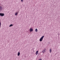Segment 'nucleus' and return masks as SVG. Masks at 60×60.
Returning <instances> with one entry per match:
<instances>
[{"mask_svg": "<svg viewBox=\"0 0 60 60\" xmlns=\"http://www.w3.org/2000/svg\"><path fill=\"white\" fill-rule=\"evenodd\" d=\"M13 26V25L11 24L9 26V27H11V26Z\"/></svg>", "mask_w": 60, "mask_h": 60, "instance_id": "9b49d317", "label": "nucleus"}, {"mask_svg": "<svg viewBox=\"0 0 60 60\" xmlns=\"http://www.w3.org/2000/svg\"><path fill=\"white\" fill-rule=\"evenodd\" d=\"M1 23L0 22V28L1 27Z\"/></svg>", "mask_w": 60, "mask_h": 60, "instance_id": "f8f14e48", "label": "nucleus"}, {"mask_svg": "<svg viewBox=\"0 0 60 60\" xmlns=\"http://www.w3.org/2000/svg\"><path fill=\"white\" fill-rule=\"evenodd\" d=\"M18 14V12H16V13H15V16H17Z\"/></svg>", "mask_w": 60, "mask_h": 60, "instance_id": "423d86ee", "label": "nucleus"}, {"mask_svg": "<svg viewBox=\"0 0 60 60\" xmlns=\"http://www.w3.org/2000/svg\"><path fill=\"white\" fill-rule=\"evenodd\" d=\"M23 0H21V2H23Z\"/></svg>", "mask_w": 60, "mask_h": 60, "instance_id": "ddd939ff", "label": "nucleus"}, {"mask_svg": "<svg viewBox=\"0 0 60 60\" xmlns=\"http://www.w3.org/2000/svg\"><path fill=\"white\" fill-rule=\"evenodd\" d=\"M4 13H0V16H2V17H3V16H4Z\"/></svg>", "mask_w": 60, "mask_h": 60, "instance_id": "f03ea898", "label": "nucleus"}, {"mask_svg": "<svg viewBox=\"0 0 60 60\" xmlns=\"http://www.w3.org/2000/svg\"><path fill=\"white\" fill-rule=\"evenodd\" d=\"M44 36H43L40 39V41H42V40H43V39L44 38Z\"/></svg>", "mask_w": 60, "mask_h": 60, "instance_id": "f257e3e1", "label": "nucleus"}, {"mask_svg": "<svg viewBox=\"0 0 60 60\" xmlns=\"http://www.w3.org/2000/svg\"><path fill=\"white\" fill-rule=\"evenodd\" d=\"M2 9H3V8L1 6L0 7V12H1V11H2Z\"/></svg>", "mask_w": 60, "mask_h": 60, "instance_id": "39448f33", "label": "nucleus"}, {"mask_svg": "<svg viewBox=\"0 0 60 60\" xmlns=\"http://www.w3.org/2000/svg\"><path fill=\"white\" fill-rule=\"evenodd\" d=\"M35 31L36 32H37V31H38V30L37 29H36L35 30Z\"/></svg>", "mask_w": 60, "mask_h": 60, "instance_id": "9d476101", "label": "nucleus"}, {"mask_svg": "<svg viewBox=\"0 0 60 60\" xmlns=\"http://www.w3.org/2000/svg\"><path fill=\"white\" fill-rule=\"evenodd\" d=\"M49 51H50V53H51V52H52V50L51 49H49Z\"/></svg>", "mask_w": 60, "mask_h": 60, "instance_id": "1a4fd4ad", "label": "nucleus"}, {"mask_svg": "<svg viewBox=\"0 0 60 60\" xmlns=\"http://www.w3.org/2000/svg\"><path fill=\"white\" fill-rule=\"evenodd\" d=\"M30 32H32V31H33V28H30Z\"/></svg>", "mask_w": 60, "mask_h": 60, "instance_id": "7ed1b4c3", "label": "nucleus"}, {"mask_svg": "<svg viewBox=\"0 0 60 60\" xmlns=\"http://www.w3.org/2000/svg\"><path fill=\"white\" fill-rule=\"evenodd\" d=\"M46 49H44V50L42 51V52H43V53H44L46 52Z\"/></svg>", "mask_w": 60, "mask_h": 60, "instance_id": "20e7f679", "label": "nucleus"}, {"mask_svg": "<svg viewBox=\"0 0 60 60\" xmlns=\"http://www.w3.org/2000/svg\"><path fill=\"white\" fill-rule=\"evenodd\" d=\"M19 55H20V52H18V56H19Z\"/></svg>", "mask_w": 60, "mask_h": 60, "instance_id": "6e6552de", "label": "nucleus"}, {"mask_svg": "<svg viewBox=\"0 0 60 60\" xmlns=\"http://www.w3.org/2000/svg\"><path fill=\"white\" fill-rule=\"evenodd\" d=\"M38 51H36L35 53V54H36V55H37V54H38Z\"/></svg>", "mask_w": 60, "mask_h": 60, "instance_id": "0eeeda50", "label": "nucleus"}]
</instances>
